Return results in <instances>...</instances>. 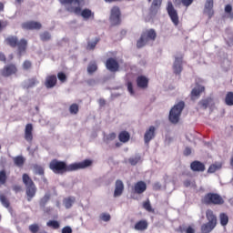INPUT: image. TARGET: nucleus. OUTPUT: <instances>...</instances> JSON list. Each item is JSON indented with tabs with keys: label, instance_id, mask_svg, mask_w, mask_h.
I'll return each instance as SVG.
<instances>
[{
	"label": "nucleus",
	"instance_id": "obj_10",
	"mask_svg": "<svg viewBox=\"0 0 233 233\" xmlns=\"http://www.w3.org/2000/svg\"><path fill=\"white\" fill-rule=\"evenodd\" d=\"M21 27L23 30H41L43 25L37 21H27L22 23Z\"/></svg>",
	"mask_w": 233,
	"mask_h": 233
},
{
	"label": "nucleus",
	"instance_id": "obj_44",
	"mask_svg": "<svg viewBox=\"0 0 233 233\" xmlns=\"http://www.w3.org/2000/svg\"><path fill=\"white\" fill-rule=\"evenodd\" d=\"M100 221L108 222L111 219L110 214L108 213H101L99 216Z\"/></svg>",
	"mask_w": 233,
	"mask_h": 233
},
{
	"label": "nucleus",
	"instance_id": "obj_42",
	"mask_svg": "<svg viewBox=\"0 0 233 233\" xmlns=\"http://www.w3.org/2000/svg\"><path fill=\"white\" fill-rule=\"evenodd\" d=\"M69 112L70 114H77L79 112V106L77 104H72L70 106H69Z\"/></svg>",
	"mask_w": 233,
	"mask_h": 233
},
{
	"label": "nucleus",
	"instance_id": "obj_25",
	"mask_svg": "<svg viewBox=\"0 0 233 233\" xmlns=\"http://www.w3.org/2000/svg\"><path fill=\"white\" fill-rule=\"evenodd\" d=\"M18 41L19 38H17L15 35H10L5 39V43L7 44L8 46H11V48H15V46H17Z\"/></svg>",
	"mask_w": 233,
	"mask_h": 233
},
{
	"label": "nucleus",
	"instance_id": "obj_8",
	"mask_svg": "<svg viewBox=\"0 0 233 233\" xmlns=\"http://www.w3.org/2000/svg\"><path fill=\"white\" fill-rule=\"evenodd\" d=\"M167 12L168 16L171 19V22L173 23L174 26L179 25V15L177 14V10L174 7V4H172V1H168L167 5Z\"/></svg>",
	"mask_w": 233,
	"mask_h": 233
},
{
	"label": "nucleus",
	"instance_id": "obj_58",
	"mask_svg": "<svg viewBox=\"0 0 233 233\" xmlns=\"http://www.w3.org/2000/svg\"><path fill=\"white\" fill-rule=\"evenodd\" d=\"M0 61L2 63H6V55H5L3 52H0Z\"/></svg>",
	"mask_w": 233,
	"mask_h": 233
},
{
	"label": "nucleus",
	"instance_id": "obj_45",
	"mask_svg": "<svg viewBox=\"0 0 233 233\" xmlns=\"http://www.w3.org/2000/svg\"><path fill=\"white\" fill-rule=\"evenodd\" d=\"M124 190H125V185H123V182L121 180H118L117 181V196H121Z\"/></svg>",
	"mask_w": 233,
	"mask_h": 233
},
{
	"label": "nucleus",
	"instance_id": "obj_63",
	"mask_svg": "<svg viewBox=\"0 0 233 233\" xmlns=\"http://www.w3.org/2000/svg\"><path fill=\"white\" fill-rule=\"evenodd\" d=\"M114 196H115V198L117 197V181H116V187H115Z\"/></svg>",
	"mask_w": 233,
	"mask_h": 233
},
{
	"label": "nucleus",
	"instance_id": "obj_43",
	"mask_svg": "<svg viewBox=\"0 0 233 233\" xmlns=\"http://www.w3.org/2000/svg\"><path fill=\"white\" fill-rule=\"evenodd\" d=\"M47 227H51V228L57 230V228H59V222H57V220H49L47 222Z\"/></svg>",
	"mask_w": 233,
	"mask_h": 233
},
{
	"label": "nucleus",
	"instance_id": "obj_20",
	"mask_svg": "<svg viewBox=\"0 0 233 233\" xmlns=\"http://www.w3.org/2000/svg\"><path fill=\"white\" fill-rule=\"evenodd\" d=\"M147 190V183L144 181H138L134 186L135 194H143Z\"/></svg>",
	"mask_w": 233,
	"mask_h": 233
},
{
	"label": "nucleus",
	"instance_id": "obj_7",
	"mask_svg": "<svg viewBox=\"0 0 233 233\" xmlns=\"http://www.w3.org/2000/svg\"><path fill=\"white\" fill-rule=\"evenodd\" d=\"M203 205H223L225 200L217 193H208L202 198Z\"/></svg>",
	"mask_w": 233,
	"mask_h": 233
},
{
	"label": "nucleus",
	"instance_id": "obj_51",
	"mask_svg": "<svg viewBox=\"0 0 233 233\" xmlns=\"http://www.w3.org/2000/svg\"><path fill=\"white\" fill-rule=\"evenodd\" d=\"M143 207L147 212H152L154 209H152V206L150 205V201H146L143 203Z\"/></svg>",
	"mask_w": 233,
	"mask_h": 233
},
{
	"label": "nucleus",
	"instance_id": "obj_16",
	"mask_svg": "<svg viewBox=\"0 0 233 233\" xmlns=\"http://www.w3.org/2000/svg\"><path fill=\"white\" fill-rule=\"evenodd\" d=\"M16 46H17L18 54L21 56V54H25L26 52V48L28 46V41L25 38H22L18 40Z\"/></svg>",
	"mask_w": 233,
	"mask_h": 233
},
{
	"label": "nucleus",
	"instance_id": "obj_37",
	"mask_svg": "<svg viewBox=\"0 0 233 233\" xmlns=\"http://www.w3.org/2000/svg\"><path fill=\"white\" fill-rule=\"evenodd\" d=\"M39 83L37 78H31L27 81V84L25 86V88L28 90V88H34Z\"/></svg>",
	"mask_w": 233,
	"mask_h": 233
},
{
	"label": "nucleus",
	"instance_id": "obj_31",
	"mask_svg": "<svg viewBox=\"0 0 233 233\" xmlns=\"http://www.w3.org/2000/svg\"><path fill=\"white\" fill-rule=\"evenodd\" d=\"M219 221L222 227H227V225H228V215H227V213H220Z\"/></svg>",
	"mask_w": 233,
	"mask_h": 233
},
{
	"label": "nucleus",
	"instance_id": "obj_5",
	"mask_svg": "<svg viewBox=\"0 0 233 233\" xmlns=\"http://www.w3.org/2000/svg\"><path fill=\"white\" fill-rule=\"evenodd\" d=\"M157 33L154 29H147L142 32L140 38L137 41V48H143L148 41H156Z\"/></svg>",
	"mask_w": 233,
	"mask_h": 233
},
{
	"label": "nucleus",
	"instance_id": "obj_23",
	"mask_svg": "<svg viewBox=\"0 0 233 233\" xmlns=\"http://www.w3.org/2000/svg\"><path fill=\"white\" fill-rule=\"evenodd\" d=\"M78 15H81V17H83V19H86V21H87V19H94L95 17L94 12H92V10H90L89 8H85L83 10L81 9Z\"/></svg>",
	"mask_w": 233,
	"mask_h": 233
},
{
	"label": "nucleus",
	"instance_id": "obj_18",
	"mask_svg": "<svg viewBox=\"0 0 233 233\" xmlns=\"http://www.w3.org/2000/svg\"><path fill=\"white\" fill-rule=\"evenodd\" d=\"M57 85V76L56 75L48 76L46 79L45 86L46 88H54Z\"/></svg>",
	"mask_w": 233,
	"mask_h": 233
},
{
	"label": "nucleus",
	"instance_id": "obj_35",
	"mask_svg": "<svg viewBox=\"0 0 233 233\" xmlns=\"http://www.w3.org/2000/svg\"><path fill=\"white\" fill-rule=\"evenodd\" d=\"M99 41H101V38L96 37V38H95L94 42H88L86 50H94L96 48V46H97V43H99Z\"/></svg>",
	"mask_w": 233,
	"mask_h": 233
},
{
	"label": "nucleus",
	"instance_id": "obj_17",
	"mask_svg": "<svg viewBox=\"0 0 233 233\" xmlns=\"http://www.w3.org/2000/svg\"><path fill=\"white\" fill-rule=\"evenodd\" d=\"M106 67L109 72H117V60L114 58H108L106 62Z\"/></svg>",
	"mask_w": 233,
	"mask_h": 233
},
{
	"label": "nucleus",
	"instance_id": "obj_57",
	"mask_svg": "<svg viewBox=\"0 0 233 233\" xmlns=\"http://www.w3.org/2000/svg\"><path fill=\"white\" fill-rule=\"evenodd\" d=\"M62 233H72V228L66 226L62 228Z\"/></svg>",
	"mask_w": 233,
	"mask_h": 233
},
{
	"label": "nucleus",
	"instance_id": "obj_32",
	"mask_svg": "<svg viewBox=\"0 0 233 233\" xmlns=\"http://www.w3.org/2000/svg\"><path fill=\"white\" fill-rule=\"evenodd\" d=\"M33 168L35 170V174H38V176H45V168L42 166L35 164Z\"/></svg>",
	"mask_w": 233,
	"mask_h": 233
},
{
	"label": "nucleus",
	"instance_id": "obj_24",
	"mask_svg": "<svg viewBox=\"0 0 233 233\" xmlns=\"http://www.w3.org/2000/svg\"><path fill=\"white\" fill-rule=\"evenodd\" d=\"M134 228L139 232H145L148 228V222L147 220H139L135 224Z\"/></svg>",
	"mask_w": 233,
	"mask_h": 233
},
{
	"label": "nucleus",
	"instance_id": "obj_36",
	"mask_svg": "<svg viewBox=\"0 0 233 233\" xmlns=\"http://www.w3.org/2000/svg\"><path fill=\"white\" fill-rule=\"evenodd\" d=\"M0 201L3 205V207H5V208H10V200H8L6 196H5L4 194L0 195Z\"/></svg>",
	"mask_w": 233,
	"mask_h": 233
},
{
	"label": "nucleus",
	"instance_id": "obj_64",
	"mask_svg": "<svg viewBox=\"0 0 233 233\" xmlns=\"http://www.w3.org/2000/svg\"><path fill=\"white\" fill-rule=\"evenodd\" d=\"M120 35L122 37H125V35H127V30L120 31Z\"/></svg>",
	"mask_w": 233,
	"mask_h": 233
},
{
	"label": "nucleus",
	"instance_id": "obj_22",
	"mask_svg": "<svg viewBox=\"0 0 233 233\" xmlns=\"http://www.w3.org/2000/svg\"><path fill=\"white\" fill-rule=\"evenodd\" d=\"M198 105L203 110H207L208 106H214V99L212 97L202 99L198 102Z\"/></svg>",
	"mask_w": 233,
	"mask_h": 233
},
{
	"label": "nucleus",
	"instance_id": "obj_28",
	"mask_svg": "<svg viewBox=\"0 0 233 233\" xmlns=\"http://www.w3.org/2000/svg\"><path fill=\"white\" fill-rule=\"evenodd\" d=\"M13 161L15 167H18V168H23V167H25L26 159L23 156H16L13 158Z\"/></svg>",
	"mask_w": 233,
	"mask_h": 233
},
{
	"label": "nucleus",
	"instance_id": "obj_59",
	"mask_svg": "<svg viewBox=\"0 0 233 233\" xmlns=\"http://www.w3.org/2000/svg\"><path fill=\"white\" fill-rule=\"evenodd\" d=\"M226 14H230L232 12V5H227L225 7Z\"/></svg>",
	"mask_w": 233,
	"mask_h": 233
},
{
	"label": "nucleus",
	"instance_id": "obj_52",
	"mask_svg": "<svg viewBox=\"0 0 233 233\" xmlns=\"http://www.w3.org/2000/svg\"><path fill=\"white\" fill-rule=\"evenodd\" d=\"M127 90L131 96H135L136 93L134 92V85L132 82H127Z\"/></svg>",
	"mask_w": 233,
	"mask_h": 233
},
{
	"label": "nucleus",
	"instance_id": "obj_12",
	"mask_svg": "<svg viewBox=\"0 0 233 233\" xmlns=\"http://www.w3.org/2000/svg\"><path fill=\"white\" fill-rule=\"evenodd\" d=\"M173 72L176 75L181 74L183 72V56L175 57V62L173 65Z\"/></svg>",
	"mask_w": 233,
	"mask_h": 233
},
{
	"label": "nucleus",
	"instance_id": "obj_1",
	"mask_svg": "<svg viewBox=\"0 0 233 233\" xmlns=\"http://www.w3.org/2000/svg\"><path fill=\"white\" fill-rule=\"evenodd\" d=\"M92 165V160L86 159L79 163H74L67 165L66 162L53 159L49 163V168L54 172V174H66V172H74L76 170H81L83 168H88Z\"/></svg>",
	"mask_w": 233,
	"mask_h": 233
},
{
	"label": "nucleus",
	"instance_id": "obj_38",
	"mask_svg": "<svg viewBox=\"0 0 233 233\" xmlns=\"http://www.w3.org/2000/svg\"><path fill=\"white\" fill-rule=\"evenodd\" d=\"M219 168H221V164H212L208 169V172L209 174H214V172H217V170H219Z\"/></svg>",
	"mask_w": 233,
	"mask_h": 233
},
{
	"label": "nucleus",
	"instance_id": "obj_9",
	"mask_svg": "<svg viewBox=\"0 0 233 233\" xmlns=\"http://www.w3.org/2000/svg\"><path fill=\"white\" fill-rule=\"evenodd\" d=\"M17 71L15 64H9L0 70V77H10V76H15Z\"/></svg>",
	"mask_w": 233,
	"mask_h": 233
},
{
	"label": "nucleus",
	"instance_id": "obj_46",
	"mask_svg": "<svg viewBox=\"0 0 233 233\" xmlns=\"http://www.w3.org/2000/svg\"><path fill=\"white\" fill-rule=\"evenodd\" d=\"M64 205L66 207V208H71L72 205H74V199L68 198H66L64 201Z\"/></svg>",
	"mask_w": 233,
	"mask_h": 233
},
{
	"label": "nucleus",
	"instance_id": "obj_60",
	"mask_svg": "<svg viewBox=\"0 0 233 233\" xmlns=\"http://www.w3.org/2000/svg\"><path fill=\"white\" fill-rule=\"evenodd\" d=\"M190 154H192L190 147H186L184 150V156H190Z\"/></svg>",
	"mask_w": 233,
	"mask_h": 233
},
{
	"label": "nucleus",
	"instance_id": "obj_6",
	"mask_svg": "<svg viewBox=\"0 0 233 233\" xmlns=\"http://www.w3.org/2000/svg\"><path fill=\"white\" fill-rule=\"evenodd\" d=\"M185 108V102L180 101L176 104L169 112V121L173 123V125H177L179 123V117H181V112H183Z\"/></svg>",
	"mask_w": 233,
	"mask_h": 233
},
{
	"label": "nucleus",
	"instance_id": "obj_53",
	"mask_svg": "<svg viewBox=\"0 0 233 233\" xmlns=\"http://www.w3.org/2000/svg\"><path fill=\"white\" fill-rule=\"evenodd\" d=\"M141 157H131L129 158V163L130 165L136 166L137 163H139Z\"/></svg>",
	"mask_w": 233,
	"mask_h": 233
},
{
	"label": "nucleus",
	"instance_id": "obj_62",
	"mask_svg": "<svg viewBox=\"0 0 233 233\" xmlns=\"http://www.w3.org/2000/svg\"><path fill=\"white\" fill-rule=\"evenodd\" d=\"M98 103H99L100 106H105V105H106V102L103 98H100L98 100Z\"/></svg>",
	"mask_w": 233,
	"mask_h": 233
},
{
	"label": "nucleus",
	"instance_id": "obj_41",
	"mask_svg": "<svg viewBox=\"0 0 233 233\" xmlns=\"http://www.w3.org/2000/svg\"><path fill=\"white\" fill-rule=\"evenodd\" d=\"M41 41H50L52 39V35L48 33V31H46L40 35Z\"/></svg>",
	"mask_w": 233,
	"mask_h": 233
},
{
	"label": "nucleus",
	"instance_id": "obj_34",
	"mask_svg": "<svg viewBox=\"0 0 233 233\" xmlns=\"http://www.w3.org/2000/svg\"><path fill=\"white\" fill-rule=\"evenodd\" d=\"M225 103L228 106H233V92H228L225 98Z\"/></svg>",
	"mask_w": 233,
	"mask_h": 233
},
{
	"label": "nucleus",
	"instance_id": "obj_48",
	"mask_svg": "<svg viewBox=\"0 0 233 233\" xmlns=\"http://www.w3.org/2000/svg\"><path fill=\"white\" fill-rule=\"evenodd\" d=\"M29 230L32 233H38L39 232V225L38 224H32L29 226Z\"/></svg>",
	"mask_w": 233,
	"mask_h": 233
},
{
	"label": "nucleus",
	"instance_id": "obj_15",
	"mask_svg": "<svg viewBox=\"0 0 233 233\" xmlns=\"http://www.w3.org/2000/svg\"><path fill=\"white\" fill-rule=\"evenodd\" d=\"M190 168L193 172H205V164L199 160L191 162Z\"/></svg>",
	"mask_w": 233,
	"mask_h": 233
},
{
	"label": "nucleus",
	"instance_id": "obj_14",
	"mask_svg": "<svg viewBox=\"0 0 233 233\" xmlns=\"http://www.w3.org/2000/svg\"><path fill=\"white\" fill-rule=\"evenodd\" d=\"M156 137V127L154 126L149 127L144 135V141L147 145L152 141V138Z\"/></svg>",
	"mask_w": 233,
	"mask_h": 233
},
{
	"label": "nucleus",
	"instance_id": "obj_4",
	"mask_svg": "<svg viewBox=\"0 0 233 233\" xmlns=\"http://www.w3.org/2000/svg\"><path fill=\"white\" fill-rule=\"evenodd\" d=\"M206 218L208 222L201 226V232L210 233L218 226V217L214 214V211L208 209L206 211Z\"/></svg>",
	"mask_w": 233,
	"mask_h": 233
},
{
	"label": "nucleus",
	"instance_id": "obj_50",
	"mask_svg": "<svg viewBox=\"0 0 233 233\" xmlns=\"http://www.w3.org/2000/svg\"><path fill=\"white\" fill-rule=\"evenodd\" d=\"M24 70H30L32 68V62L30 60H25L23 63Z\"/></svg>",
	"mask_w": 233,
	"mask_h": 233
},
{
	"label": "nucleus",
	"instance_id": "obj_33",
	"mask_svg": "<svg viewBox=\"0 0 233 233\" xmlns=\"http://www.w3.org/2000/svg\"><path fill=\"white\" fill-rule=\"evenodd\" d=\"M8 177L6 176V170H0V185H6Z\"/></svg>",
	"mask_w": 233,
	"mask_h": 233
},
{
	"label": "nucleus",
	"instance_id": "obj_29",
	"mask_svg": "<svg viewBox=\"0 0 233 233\" xmlns=\"http://www.w3.org/2000/svg\"><path fill=\"white\" fill-rule=\"evenodd\" d=\"M120 143H128L130 141V133L128 131H122L118 135Z\"/></svg>",
	"mask_w": 233,
	"mask_h": 233
},
{
	"label": "nucleus",
	"instance_id": "obj_11",
	"mask_svg": "<svg viewBox=\"0 0 233 233\" xmlns=\"http://www.w3.org/2000/svg\"><path fill=\"white\" fill-rule=\"evenodd\" d=\"M34 125L27 124L25 128V139L27 143H32L34 141Z\"/></svg>",
	"mask_w": 233,
	"mask_h": 233
},
{
	"label": "nucleus",
	"instance_id": "obj_40",
	"mask_svg": "<svg viewBox=\"0 0 233 233\" xmlns=\"http://www.w3.org/2000/svg\"><path fill=\"white\" fill-rule=\"evenodd\" d=\"M50 201V195L46 194L41 199H40V207H46V203Z\"/></svg>",
	"mask_w": 233,
	"mask_h": 233
},
{
	"label": "nucleus",
	"instance_id": "obj_55",
	"mask_svg": "<svg viewBox=\"0 0 233 233\" xmlns=\"http://www.w3.org/2000/svg\"><path fill=\"white\" fill-rule=\"evenodd\" d=\"M6 26H8L7 21H0V32L3 30V28H6Z\"/></svg>",
	"mask_w": 233,
	"mask_h": 233
},
{
	"label": "nucleus",
	"instance_id": "obj_54",
	"mask_svg": "<svg viewBox=\"0 0 233 233\" xmlns=\"http://www.w3.org/2000/svg\"><path fill=\"white\" fill-rule=\"evenodd\" d=\"M181 3L183 6H186V8H188L192 3H194V0H181Z\"/></svg>",
	"mask_w": 233,
	"mask_h": 233
},
{
	"label": "nucleus",
	"instance_id": "obj_61",
	"mask_svg": "<svg viewBox=\"0 0 233 233\" xmlns=\"http://www.w3.org/2000/svg\"><path fill=\"white\" fill-rule=\"evenodd\" d=\"M190 185H192V182H190L189 179L184 181V187H186L187 188H188Z\"/></svg>",
	"mask_w": 233,
	"mask_h": 233
},
{
	"label": "nucleus",
	"instance_id": "obj_3",
	"mask_svg": "<svg viewBox=\"0 0 233 233\" xmlns=\"http://www.w3.org/2000/svg\"><path fill=\"white\" fill-rule=\"evenodd\" d=\"M22 181L25 186V195L27 196V201H32L34 198H35V194H37V187L34 183V180L28 176V174L25 173L22 176Z\"/></svg>",
	"mask_w": 233,
	"mask_h": 233
},
{
	"label": "nucleus",
	"instance_id": "obj_21",
	"mask_svg": "<svg viewBox=\"0 0 233 233\" xmlns=\"http://www.w3.org/2000/svg\"><path fill=\"white\" fill-rule=\"evenodd\" d=\"M137 86L138 88H148V79L145 76H139L137 77Z\"/></svg>",
	"mask_w": 233,
	"mask_h": 233
},
{
	"label": "nucleus",
	"instance_id": "obj_56",
	"mask_svg": "<svg viewBox=\"0 0 233 233\" xmlns=\"http://www.w3.org/2000/svg\"><path fill=\"white\" fill-rule=\"evenodd\" d=\"M13 190H14V192H15V194H17L18 192H21L22 187L19 185H15V186H13Z\"/></svg>",
	"mask_w": 233,
	"mask_h": 233
},
{
	"label": "nucleus",
	"instance_id": "obj_2",
	"mask_svg": "<svg viewBox=\"0 0 233 233\" xmlns=\"http://www.w3.org/2000/svg\"><path fill=\"white\" fill-rule=\"evenodd\" d=\"M59 3L66 6V10L75 15L81 14V8L85 5V0H59Z\"/></svg>",
	"mask_w": 233,
	"mask_h": 233
},
{
	"label": "nucleus",
	"instance_id": "obj_47",
	"mask_svg": "<svg viewBox=\"0 0 233 233\" xmlns=\"http://www.w3.org/2000/svg\"><path fill=\"white\" fill-rule=\"evenodd\" d=\"M116 138V133H110L109 135L104 137V141L108 143L109 141H114Z\"/></svg>",
	"mask_w": 233,
	"mask_h": 233
},
{
	"label": "nucleus",
	"instance_id": "obj_30",
	"mask_svg": "<svg viewBox=\"0 0 233 233\" xmlns=\"http://www.w3.org/2000/svg\"><path fill=\"white\" fill-rule=\"evenodd\" d=\"M163 0H153L151 5V12H157L161 8Z\"/></svg>",
	"mask_w": 233,
	"mask_h": 233
},
{
	"label": "nucleus",
	"instance_id": "obj_27",
	"mask_svg": "<svg viewBox=\"0 0 233 233\" xmlns=\"http://www.w3.org/2000/svg\"><path fill=\"white\" fill-rule=\"evenodd\" d=\"M109 20L113 26H116V25H117V6H114L111 9Z\"/></svg>",
	"mask_w": 233,
	"mask_h": 233
},
{
	"label": "nucleus",
	"instance_id": "obj_26",
	"mask_svg": "<svg viewBox=\"0 0 233 233\" xmlns=\"http://www.w3.org/2000/svg\"><path fill=\"white\" fill-rule=\"evenodd\" d=\"M204 90L205 86H198L194 87L191 91V99H196V97H199Z\"/></svg>",
	"mask_w": 233,
	"mask_h": 233
},
{
	"label": "nucleus",
	"instance_id": "obj_39",
	"mask_svg": "<svg viewBox=\"0 0 233 233\" xmlns=\"http://www.w3.org/2000/svg\"><path fill=\"white\" fill-rule=\"evenodd\" d=\"M97 71V64L96 63H91L87 66V72L88 74H94V72Z\"/></svg>",
	"mask_w": 233,
	"mask_h": 233
},
{
	"label": "nucleus",
	"instance_id": "obj_13",
	"mask_svg": "<svg viewBox=\"0 0 233 233\" xmlns=\"http://www.w3.org/2000/svg\"><path fill=\"white\" fill-rule=\"evenodd\" d=\"M204 12L208 15L209 19L214 16V0H206Z\"/></svg>",
	"mask_w": 233,
	"mask_h": 233
},
{
	"label": "nucleus",
	"instance_id": "obj_49",
	"mask_svg": "<svg viewBox=\"0 0 233 233\" xmlns=\"http://www.w3.org/2000/svg\"><path fill=\"white\" fill-rule=\"evenodd\" d=\"M57 77L60 81V83H66V75L63 72H59L57 74Z\"/></svg>",
	"mask_w": 233,
	"mask_h": 233
},
{
	"label": "nucleus",
	"instance_id": "obj_19",
	"mask_svg": "<svg viewBox=\"0 0 233 233\" xmlns=\"http://www.w3.org/2000/svg\"><path fill=\"white\" fill-rule=\"evenodd\" d=\"M176 232L178 233H196V228L194 226H187L185 224L180 225L177 229Z\"/></svg>",
	"mask_w": 233,
	"mask_h": 233
}]
</instances>
